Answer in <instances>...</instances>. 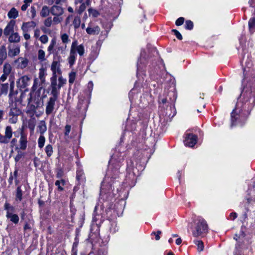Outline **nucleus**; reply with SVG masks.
Listing matches in <instances>:
<instances>
[{
  "label": "nucleus",
  "instance_id": "obj_1",
  "mask_svg": "<svg viewBox=\"0 0 255 255\" xmlns=\"http://www.w3.org/2000/svg\"><path fill=\"white\" fill-rule=\"evenodd\" d=\"M208 231V226L203 220H199L196 224L195 230L193 231L194 237H198L206 233Z\"/></svg>",
  "mask_w": 255,
  "mask_h": 255
},
{
  "label": "nucleus",
  "instance_id": "obj_2",
  "mask_svg": "<svg viewBox=\"0 0 255 255\" xmlns=\"http://www.w3.org/2000/svg\"><path fill=\"white\" fill-rule=\"evenodd\" d=\"M12 71V67L8 63H5L3 66V74L1 76L0 79L2 82L5 81L8 75L10 74Z\"/></svg>",
  "mask_w": 255,
  "mask_h": 255
},
{
  "label": "nucleus",
  "instance_id": "obj_3",
  "mask_svg": "<svg viewBox=\"0 0 255 255\" xmlns=\"http://www.w3.org/2000/svg\"><path fill=\"white\" fill-rule=\"evenodd\" d=\"M197 136L192 134H187L186 139L185 140V144L186 146L192 147L197 142Z\"/></svg>",
  "mask_w": 255,
  "mask_h": 255
},
{
  "label": "nucleus",
  "instance_id": "obj_4",
  "mask_svg": "<svg viewBox=\"0 0 255 255\" xmlns=\"http://www.w3.org/2000/svg\"><path fill=\"white\" fill-rule=\"evenodd\" d=\"M36 122V119L34 117H30V119L26 121L25 126L30 129V134H31L34 133Z\"/></svg>",
  "mask_w": 255,
  "mask_h": 255
},
{
  "label": "nucleus",
  "instance_id": "obj_5",
  "mask_svg": "<svg viewBox=\"0 0 255 255\" xmlns=\"http://www.w3.org/2000/svg\"><path fill=\"white\" fill-rule=\"evenodd\" d=\"M28 60L22 57H19L15 59L14 61V63L19 68L23 69L25 68L28 64Z\"/></svg>",
  "mask_w": 255,
  "mask_h": 255
},
{
  "label": "nucleus",
  "instance_id": "obj_6",
  "mask_svg": "<svg viewBox=\"0 0 255 255\" xmlns=\"http://www.w3.org/2000/svg\"><path fill=\"white\" fill-rule=\"evenodd\" d=\"M8 49V55L10 57L17 56L20 53V47L18 45H13L12 46L9 45Z\"/></svg>",
  "mask_w": 255,
  "mask_h": 255
},
{
  "label": "nucleus",
  "instance_id": "obj_7",
  "mask_svg": "<svg viewBox=\"0 0 255 255\" xmlns=\"http://www.w3.org/2000/svg\"><path fill=\"white\" fill-rule=\"evenodd\" d=\"M51 70L52 72V76H57V74L61 75L60 63L57 61H53L51 66Z\"/></svg>",
  "mask_w": 255,
  "mask_h": 255
},
{
  "label": "nucleus",
  "instance_id": "obj_8",
  "mask_svg": "<svg viewBox=\"0 0 255 255\" xmlns=\"http://www.w3.org/2000/svg\"><path fill=\"white\" fill-rule=\"evenodd\" d=\"M29 81L30 78L27 76H23L17 81V85L19 88H24L29 85Z\"/></svg>",
  "mask_w": 255,
  "mask_h": 255
},
{
  "label": "nucleus",
  "instance_id": "obj_9",
  "mask_svg": "<svg viewBox=\"0 0 255 255\" xmlns=\"http://www.w3.org/2000/svg\"><path fill=\"white\" fill-rule=\"evenodd\" d=\"M36 25V23L33 21L24 22L22 25L21 29L22 32H28L31 30L34 29Z\"/></svg>",
  "mask_w": 255,
  "mask_h": 255
},
{
  "label": "nucleus",
  "instance_id": "obj_10",
  "mask_svg": "<svg viewBox=\"0 0 255 255\" xmlns=\"http://www.w3.org/2000/svg\"><path fill=\"white\" fill-rule=\"evenodd\" d=\"M73 46H74L73 49L74 51V53L75 54H76V52H77L80 56H82L84 55V54L85 53V49H84V47L83 45L81 44V45H78L77 41H75L72 42L71 47H72Z\"/></svg>",
  "mask_w": 255,
  "mask_h": 255
},
{
  "label": "nucleus",
  "instance_id": "obj_11",
  "mask_svg": "<svg viewBox=\"0 0 255 255\" xmlns=\"http://www.w3.org/2000/svg\"><path fill=\"white\" fill-rule=\"evenodd\" d=\"M50 13L54 16H62L64 13V9L61 6L54 5L51 7Z\"/></svg>",
  "mask_w": 255,
  "mask_h": 255
},
{
  "label": "nucleus",
  "instance_id": "obj_12",
  "mask_svg": "<svg viewBox=\"0 0 255 255\" xmlns=\"http://www.w3.org/2000/svg\"><path fill=\"white\" fill-rule=\"evenodd\" d=\"M56 99L50 98L48 102L47 103L45 112L47 115L50 114L54 110V107L55 104Z\"/></svg>",
  "mask_w": 255,
  "mask_h": 255
},
{
  "label": "nucleus",
  "instance_id": "obj_13",
  "mask_svg": "<svg viewBox=\"0 0 255 255\" xmlns=\"http://www.w3.org/2000/svg\"><path fill=\"white\" fill-rule=\"evenodd\" d=\"M19 142L20 148L22 150L25 149L27 147V139L26 135L23 131L20 133Z\"/></svg>",
  "mask_w": 255,
  "mask_h": 255
},
{
  "label": "nucleus",
  "instance_id": "obj_14",
  "mask_svg": "<svg viewBox=\"0 0 255 255\" xmlns=\"http://www.w3.org/2000/svg\"><path fill=\"white\" fill-rule=\"evenodd\" d=\"M14 21L11 20L4 29L3 33L5 36H7L14 32Z\"/></svg>",
  "mask_w": 255,
  "mask_h": 255
},
{
  "label": "nucleus",
  "instance_id": "obj_15",
  "mask_svg": "<svg viewBox=\"0 0 255 255\" xmlns=\"http://www.w3.org/2000/svg\"><path fill=\"white\" fill-rule=\"evenodd\" d=\"M7 56L6 47L5 45H1L0 46V63L2 64L4 60H5Z\"/></svg>",
  "mask_w": 255,
  "mask_h": 255
},
{
  "label": "nucleus",
  "instance_id": "obj_16",
  "mask_svg": "<svg viewBox=\"0 0 255 255\" xmlns=\"http://www.w3.org/2000/svg\"><path fill=\"white\" fill-rule=\"evenodd\" d=\"M86 30L89 34L97 35L100 33L101 29L99 26H95L93 27H88L86 28Z\"/></svg>",
  "mask_w": 255,
  "mask_h": 255
},
{
  "label": "nucleus",
  "instance_id": "obj_17",
  "mask_svg": "<svg viewBox=\"0 0 255 255\" xmlns=\"http://www.w3.org/2000/svg\"><path fill=\"white\" fill-rule=\"evenodd\" d=\"M20 37L17 32H13L9 35L8 41L11 43H17L20 41Z\"/></svg>",
  "mask_w": 255,
  "mask_h": 255
},
{
  "label": "nucleus",
  "instance_id": "obj_18",
  "mask_svg": "<svg viewBox=\"0 0 255 255\" xmlns=\"http://www.w3.org/2000/svg\"><path fill=\"white\" fill-rule=\"evenodd\" d=\"M46 130L47 127L45 121H40L37 126V132H39L41 134H43L46 132Z\"/></svg>",
  "mask_w": 255,
  "mask_h": 255
},
{
  "label": "nucleus",
  "instance_id": "obj_19",
  "mask_svg": "<svg viewBox=\"0 0 255 255\" xmlns=\"http://www.w3.org/2000/svg\"><path fill=\"white\" fill-rule=\"evenodd\" d=\"M73 48V46L71 47L70 55L68 58V63L71 67L73 65L76 59V54L74 53Z\"/></svg>",
  "mask_w": 255,
  "mask_h": 255
},
{
  "label": "nucleus",
  "instance_id": "obj_20",
  "mask_svg": "<svg viewBox=\"0 0 255 255\" xmlns=\"http://www.w3.org/2000/svg\"><path fill=\"white\" fill-rule=\"evenodd\" d=\"M6 217L7 218L10 219V221L15 224H17L19 221L18 216L16 214H13V212L6 213Z\"/></svg>",
  "mask_w": 255,
  "mask_h": 255
},
{
  "label": "nucleus",
  "instance_id": "obj_21",
  "mask_svg": "<svg viewBox=\"0 0 255 255\" xmlns=\"http://www.w3.org/2000/svg\"><path fill=\"white\" fill-rule=\"evenodd\" d=\"M51 94L52 95L51 98L57 99L59 94V90L61 88L58 86V87H51Z\"/></svg>",
  "mask_w": 255,
  "mask_h": 255
},
{
  "label": "nucleus",
  "instance_id": "obj_22",
  "mask_svg": "<svg viewBox=\"0 0 255 255\" xmlns=\"http://www.w3.org/2000/svg\"><path fill=\"white\" fill-rule=\"evenodd\" d=\"M45 70L43 68H40L39 69L38 73V77L40 80L41 84H43L45 82Z\"/></svg>",
  "mask_w": 255,
  "mask_h": 255
},
{
  "label": "nucleus",
  "instance_id": "obj_23",
  "mask_svg": "<svg viewBox=\"0 0 255 255\" xmlns=\"http://www.w3.org/2000/svg\"><path fill=\"white\" fill-rule=\"evenodd\" d=\"M36 107L33 105H29L27 107L26 113L29 114L30 117H34V114L36 113Z\"/></svg>",
  "mask_w": 255,
  "mask_h": 255
},
{
  "label": "nucleus",
  "instance_id": "obj_24",
  "mask_svg": "<svg viewBox=\"0 0 255 255\" xmlns=\"http://www.w3.org/2000/svg\"><path fill=\"white\" fill-rule=\"evenodd\" d=\"M50 12V9H49L48 6L44 5L42 7L40 12L41 17H45L48 16Z\"/></svg>",
  "mask_w": 255,
  "mask_h": 255
},
{
  "label": "nucleus",
  "instance_id": "obj_25",
  "mask_svg": "<svg viewBox=\"0 0 255 255\" xmlns=\"http://www.w3.org/2000/svg\"><path fill=\"white\" fill-rule=\"evenodd\" d=\"M7 15L10 18H15L18 16V11L15 8H12Z\"/></svg>",
  "mask_w": 255,
  "mask_h": 255
},
{
  "label": "nucleus",
  "instance_id": "obj_26",
  "mask_svg": "<svg viewBox=\"0 0 255 255\" xmlns=\"http://www.w3.org/2000/svg\"><path fill=\"white\" fill-rule=\"evenodd\" d=\"M21 113V111L17 108H12L10 109L9 113L10 116L17 117Z\"/></svg>",
  "mask_w": 255,
  "mask_h": 255
},
{
  "label": "nucleus",
  "instance_id": "obj_27",
  "mask_svg": "<svg viewBox=\"0 0 255 255\" xmlns=\"http://www.w3.org/2000/svg\"><path fill=\"white\" fill-rule=\"evenodd\" d=\"M88 11L89 12V16H92L93 17H97L100 14V13L98 10L93 8H89L88 9Z\"/></svg>",
  "mask_w": 255,
  "mask_h": 255
},
{
  "label": "nucleus",
  "instance_id": "obj_28",
  "mask_svg": "<svg viewBox=\"0 0 255 255\" xmlns=\"http://www.w3.org/2000/svg\"><path fill=\"white\" fill-rule=\"evenodd\" d=\"M245 237V234L243 232L241 234H240L239 236H237V235H236V237H234V239H236V241H238L239 239V242L238 244L236 246V249L237 251H238V248H239L241 245V243L242 242H240V240H241L242 238H244Z\"/></svg>",
  "mask_w": 255,
  "mask_h": 255
},
{
  "label": "nucleus",
  "instance_id": "obj_29",
  "mask_svg": "<svg viewBox=\"0 0 255 255\" xmlns=\"http://www.w3.org/2000/svg\"><path fill=\"white\" fill-rule=\"evenodd\" d=\"M45 151L48 157H50L53 154V147L51 145L48 144L45 148Z\"/></svg>",
  "mask_w": 255,
  "mask_h": 255
},
{
  "label": "nucleus",
  "instance_id": "obj_30",
  "mask_svg": "<svg viewBox=\"0 0 255 255\" xmlns=\"http://www.w3.org/2000/svg\"><path fill=\"white\" fill-rule=\"evenodd\" d=\"M4 209L6 211V213H11L14 211V208L11 206L8 203L5 202L4 205Z\"/></svg>",
  "mask_w": 255,
  "mask_h": 255
},
{
  "label": "nucleus",
  "instance_id": "obj_31",
  "mask_svg": "<svg viewBox=\"0 0 255 255\" xmlns=\"http://www.w3.org/2000/svg\"><path fill=\"white\" fill-rule=\"evenodd\" d=\"M81 23V19L79 16H75L73 21V25L75 28H77L80 26Z\"/></svg>",
  "mask_w": 255,
  "mask_h": 255
},
{
  "label": "nucleus",
  "instance_id": "obj_32",
  "mask_svg": "<svg viewBox=\"0 0 255 255\" xmlns=\"http://www.w3.org/2000/svg\"><path fill=\"white\" fill-rule=\"evenodd\" d=\"M45 52L41 49H40L38 51V58L41 61H44L45 60Z\"/></svg>",
  "mask_w": 255,
  "mask_h": 255
},
{
  "label": "nucleus",
  "instance_id": "obj_33",
  "mask_svg": "<svg viewBox=\"0 0 255 255\" xmlns=\"http://www.w3.org/2000/svg\"><path fill=\"white\" fill-rule=\"evenodd\" d=\"M45 138L44 136L41 135L38 140V144L39 148H42L45 143Z\"/></svg>",
  "mask_w": 255,
  "mask_h": 255
},
{
  "label": "nucleus",
  "instance_id": "obj_34",
  "mask_svg": "<svg viewBox=\"0 0 255 255\" xmlns=\"http://www.w3.org/2000/svg\"><path fill=\"white\" fill-rule=\"evenodd\" d=\"M22 191L20 189V187L18 186L16 189V200H18L20 201L22 200Z\"/></svg>",
  "mask_w": 255,
  "mask_h": 255
},
{
  "label": "nucleus",
  "instance_id": "obj_35",
  "mask_svg": "<svg viewBox=\"0 0 255 255\" xmlns=\"http://www.w3.org/2000/svg\"><path fill=\"white\" fill-rule=\"evenodd\" d=\"M56 43V42L55 39H52L51 41L50 44L48 47V51L49 52V54H51L52 53L53 48L55 46Z\"/></svg>",
  "mask_w": 255,
  "mask_h": 255
},
{
  "label": "nucleus",
  "instance_id": "obj_36",
  "mask_svg": "<svg viewBox=\"0 0 255 255\" xmlns=\"http://www.w3.org/2000/svg\"><path fill=\"white\" fill-rule=\"evenodd\" d=\"M61 39L64 44L67 43L70 41L69 36L66 33H63L61 35Z\"/></svg>",
  "mask_w": 255,
  "mask_h": 255
},
{
  "label": "nucleus",
  "instance_id": "obj_37",
  "mask_svg": "<svg viewBox=\"0 0 255 255\" xmlns=\"http://www.w3.org/2000/svg\"><path fill=\"white\" fill-rule=\"evenodd\" d=\"M76 77V73L71 72L69 74V82L70 84H73L75 81Z\"/></svg>",
  "mask_w": 255,
  "mask_h": 255
},
{
  "label": "nucleus",
  "instance_id": "obj_38",
  "mask_svg": "<svg viewBox=\"0 0 255 255\" xmlns=\"http://www.w3.org/2000/svg\"><path fill=\"white\" fill-rule=\"evenodd\" d=\"M63 18L62 16H54L52 19V21L54 24H58L62 21Z\"/></svg>",
  "mask_w": 255,
  "mask_h": 255
},
{
  "label": "nucleus",
  "instance_id": "obj_39",
  "mask_svg": "<svg viewBox=\"0 0 255 255\" xmlns=\"http://www.w3.org/2000/svg\"><path fill=\"white\" fill-rule=\"evenodd\" d=\"M66 83V80L62 77V76H60L58 78V86L59 87L61 88L64 86Z\"/></svg>",
  "mask_w": 255,
  "mask_h": 255
},
{
  "label": "nucleus",
  "instance_id": "obj_40",
  "mask_svg": "<svg viewBox=\"0 0 255 255\" xmlns=\"http://www.w3.org/2000/svg\"><path fill=\"white\" fill-rule=\"evenodd\" d=\"M8 89V84H3L1 85L0 91L1 93L6 94Z\"/></svg>",
  "mask_w": 255,
  "mask_h": 255
},
{
  "label": "nucleus",
  "instance_id": "obj_41",
  "mask_svg": "<svg viewBox=\"0 0 255 255\" xmlns=\"http://www.w3.org/2000/svg\"><path fill=\"white\" fill-rule=\"evenodd\" d=\"M51 85L50 87H58L57 83V76H52L50 79Z\"/></svg>",
  "mask_w": 255,
  "mask_h": 255
},
{
  "label": "nucleus",
  "instance_id": "obj_42",
  "mask_svg": "<svg viewBox=\"0 0 255 255\" xmlns=\"http://www.w3.org/2000/svg\"><path fill=\"white\" fill-rule=\"evenodd\" d=\"M65 184V181L63 179H61L60 180H57L55 182V185L58 186V189L60 191L63 190V188L60 186V185H64Z\"/></svg>",
  "mask_w": 255,
  "mask_h": 255
},
{
  "label": "nucleus",
  "instance_id": "obj_43",
  "mask_svg": "<svg viewBox=\"0 0 255 255\" xmlns=\"http://www.w3.org/2000/svg\"><path fill=\"white\" fill-rule=\"evenodd\" d=\"M249 26L250 30L255 27V17L251 18L249 21Z\"/></svg>",
  "mask_w": 255,
  "mask_h": 255
},
{
  "label": "nucleus",
  "instance_id": "obj_44",
  "mask_svg": "<svg viewBox=\"0 0 255 255\" xmlns=\"http://www.w3.org/2000/svg\"><path fill=\"white\" fill-rule=\"evenodd\" d=\"M52 22L51 17H48L44 20V24L46 27H50L52 24Z\"/></svg>",
  "mask_w": 255,
  "mask_h": 255
},
{
  "label": "nucleus",
  "instance_id": "obj_45",
  "mask_svg": "<svg viewBox=\"0 0 255 255\" xmlns=\"http://www.w3.org/2000/svg\"><path fill=\"white\" fill-rule=\"evenodd\" d=\"M195 244L198 246V250L199 252H201L204 249L203 243L201 241H197L195 242Z\"/></svg>",
  "mask_w": 255,
  "mask_h": 255
},
{
  "label": "nucleus",
  "instance_id": "obj_46",
  "mask_svg": "<svg viewBox=\"0 0 255 255\" xmlns=\"http://www.w3.org/2000/svg\"><path fill=\"white\" fill-rule=\"evenodd\" d=\"M86 8V3H82L77 10L78 13L81 14L85 10Z\"/></svg>",
  "mask_w": 255,
  "mask_h": 255
},
{
  "label": "nucleus",
  "instance_id": "obj_47",
  "mask_svg": "<svg viewBox=\"0 0 255 255\" xmlns=\"http://www.w3.org/2000/svg\"><path fill=\"white\" fill-rule=\"evenodd\" d=\"M29 15L31 18H34L36 16V10L34 6L31 7Z\"/></svg>",
  "mask_w": 255,
  "mask_h": 255
},
{
  "label": "nucleus",
  "instance_id": "obj_48",
  "mask_svg": "<svg viewBox=\"0 0 255 255\" xmlns=\"http://www.w3.org/2000/svg\"><path fill=\"white\" fill-rule=\"evenodd\" d=\"M193 27V23L191 20H187L185 23V28L187 29L191 30Z\"/></svg>",
  "mask_w": 255,
  "mask_h": 255
},
{
  "label": "nucleus",
  "instance_id": "obj_49",
  "mask_svg": "<svg viewBox=\"0 0 255 255\" xmlns=\"http://www.w3.org/2000/svg\"><path fill=\"white\" fill-rule=\"evenodd\" d=\"M39 40L42 43L45 44L48 41V37L46 35H43L40 37Z\"/></svg>",
  "mask_w": 255,
  "mask_h": 255
},
{
  "label": "nucleus",
  "instance_id": "obj_50",
  "mask_svg": "<svg viewBox=\"0 0 255 255\" xmlns=\"http://www.w3.org/2000/svg\"><path fill=\"white\" fill-rule=\"evenodd\" d=\"M66 47V46H65V47H63V46H61L57 47L55 49L56 54H58L60 53H62L64 51Z\"/></svg>",
  "mask_w": 255,
  "mask_h": 255
},
{
  "label": "nucleus",
  "instance_id": "obj_51",
  "mask_svg": "<svg viewBox=\"0 0 255 255\" xmlns=\"http://www.w3.org/2000/svg\"><path fill=\"white\" fill-rule=\"evenodd\" d=\"M184 21V18L182 17H179L176 21V25L177 26H180L183 24Z\"/></svg>",
  "mask_w": 255,
  "mask_h": 255
},
{
  "label": "nucleus",
  "instance_id": "obj_52",
  "mask_svg": "<svg viewBox=\"0 0 255 255\" xmlns=\"http://www.w3.org/2000/svg\"><path fill=\"white\" fill-rule=\"evenodd\" d=\"M172 31L174 32V34H175L176 37L179 39L181 40L182 39V35L180 34V33L176 29L172 30Z\"/></svg>",
  "mask_w": 255,
  "mask_h": 255
},
{
  "label": "nucleus",
  "instance_id": "obj_53",
  "mask_svg": "<svg viewBox=\"0 0 255 255\" xmlns=\"http://www.w3.org/2000/svg\"><path fill=\"white\" fill-rule=\"evenodd\" d=\"M17 139L16 138H13L11 139L10 142V146L11 147H13L16 143Z\"/></svg>",
  "mask_w": 255,
  "mask_h": 255
},
{
  "label": "nucleus",
  "instance_id": "obj_54",
  "mask_svg": "<svg viewBox=\"0 0 255 255\" xmlns=\"http://www.w3.org/2000/svg\"><path fill=\"white\" fill-rule=\"evenodd\" d=\"M65 134L68 135L70 131L71 127L69 125H66L65 127Z\"/></svg>",
  "mask_w": 255,
  "mask_h": 255
},
{
  "label": "nucleus",
  "instance_id": "obj_55",
  "mask_svg": "<svg viewBox=\"0 0 255 255\" xmlns=\"http://www.w3.org/2000/svg\"><path fill=\"white\" fill-rule=\"evenodd\" d=\"M249 69H247V68H245L244 69V77L245 78H248V76H249Z\"/></svg>",
  "mask_w": 255,
  "mask_h": 255
},
{
  "label": "nucleus",
  "instance_id": "obj_56",
  "mask_svg": "<svg viewBox=\"0 0 255 255\" xmlns=\"http://www.w3.org/2000/svg\"><path fill=\"white\" fill-rule=\"evenodd\" d=\"M237 217V214L236 212H232L230 214L231 220H234Z\"/></svg>",
  "mask_w": 255,
  "mask_h": 255
},
{
  "label": "nucleus",
  "instance_id": "obj_57",
  "mask_svg": "<svg viewBox=\"0 0 255 255\" xmlns=\"http://www.w3.org/2000/svg\"><path fill=\"white\" fill-rule=\"evenodd\" d=\"M23 35L24 38L26 40H28L30 38V35L29 34H28V32H23Z\"/></svg>",
  "mask_w": 255,
  "mask_h": 255
},
{
  "label": "nucleus",
  "instance_id": "obj_58",
  "mask_svg": "<svg viewBox=\"0 0 255 255\" xmlns=\"http://www.w3.org/2000/svg\"><path fill=\"white\" fill-rule=\"evenodd\" d=\"M22 155V154L20 153H18V154L15 157V161L16 162H18L20 159L21 158Z\"/></svg>",
  "mask_w": 255,
  "mask_h": 255
},
{
  "label": "nucleus",
  "instance_id": "obj_59",
  "mask_svg": "<svg viewBox=\"0 0 255 255\" xmlns=\"http://www.w3.org/2000/svg\"><path fill=\"white\" fill-rule=\"evenodd\" d=\"M13 179H14V177L13 176L12 174H10V175L8 180V183L10 185L12 184V181Z\"/></svg>",
  "mask_w": 255,
  "mask_h": 255
},
{
  "label": "nucleus",
  "instance_id": "obj_60",
  "mask_svg": "<svg viewBox=\"0 0 255 255\" xmlns=\"http://www.w3.org/2000/svg\"><path fill=\"white\" fill-rule=\"evenodd\" d=\"M39 33H40V30L39 29H36L35 30H34V36L35 37H39Z\"/></svg>",
  "mask_w": 255,
  "mask_h": 255
},
{
  "label": "nucleus",
  "instance_id": "obj_61",
  "mask_svg": "<svg viewBox=\"0 0 255 255\" xmlns=\"http://www.w3.org/2000/svg\"><path fill=\"white\" fill-rule=\"evenodd\" d=\"M72 15L71 14V15H69L66 19L65 20V23H66V24H68L70 22V19L72 17Z\"/></svg>",
  "mask_w": 255,
  "mask_h": 255
},
{
  "label": "nucleus",
  "instance_id": "obj_62",
  "mask_svg": "<svg viewBox=\"0 0 255 255\" xmlns=\"http://www.w3.org/2000/svg\"><path fill=\"white\" fill-rule=\"evenodd\" d=\"M9 122L11 123L14 124L17 122L16 117H13L12 118L9 119Z\"/></svg>",
  "mask_w": 255,
  "mask_h": 255
},
{
  "label": "nucleus",
  "instance_id": "obj_63",
  "mask_svg": "<svg viewBox=\"0 0 255 255\" xmlns=\"http://www.w3.org/2000/svg\"><path fill=\"white\" fill-rule=\"evenodd\" d=\"M28 5H29L28 4H27L24 3V4L22 5V6L21 7V10L23 11L26 10L27 7L28 6Z\"/></svg>",
  "mask_w": 255,
  "mask_h": 255
},
{
  "label": "nucleus",
  "instance_id": "obj_64",
  "mask_svg": "<svg viewBox=\"0 0 255 255\" xmlns=\"http://www.w3.org/2000/svg\"><path fill=\"white\" fill-rule=\"evenodd\" d=\"M161 234V232L160 231H158L157 232V235L155 236L156 240L158 241L160 240V237L159 236V235Z\"/></svg>",
  "mask_w": 255,
  "mask_h": 255
}]
</instances>
